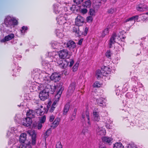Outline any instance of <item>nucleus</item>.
Returning a JSON list of instances; mask_svg holds the SVG:
<instances>
[{"label":"nucleus","mask_w":148,"mask_h":148,"mask_svg":"<svg viewBox=\"0 0 148 148\" xmlns=\"http://www.w3.org/2000/svg\"><path fill=\"white\" fill-rule=\"evenodd\" d=\"M63 90L64 88L62 87L61 88L59 89L55 96L54 102L53 104H52L51 101H49L48 103L47 107L50 112H53L54 110L56 107V105L59 101Z\"/></svg>","instance_id":"nucleus-1"},{"label":"nucleus","mask_w":148,"mask_h":148,"mask_svg":"<svg viewBox=\"0 0 148 148\" xmlns=\"http://www.w3.org/2000/svg\"><path fill=\"white\" fill-rule=\"evenodd\" d=\"M49 88H45L44 89L40 92L39 96L40 100L44 101L49 96Z\"/></svg>","instance_id":"nucleus-2"},{"label":"nucleus","mask_w":148,"mask_h":148,"mask_svg":"<svg viewBox=\"0 0 148 148\" xmlns=\"http://www.w3.org/2000/svg\"><path fill=\"white\" fill-rule=\"evenodd\" d=\"M4 22L7 25H16L17 24V21L16 20L13 18H12L10 16H8L7 18L5 19Z\"/></svg>","instance_id":"nucleus-3"},{"label":"nucleus","mask_w":148,"mask_h":148,"mask_svg":"<svg viewBox=\"0 0 148 148\" xmlns=\"http://www.w3.org/2000/svg\"><path fill=\"white\" fill-rule=\"evenodd\" d=\"M59 56L60 58L65 59L69 58L70 56L68 51L66 49H63L59 52Z\"/></svg>","instance_id":"nucleus-4"},{"label":"nucleus","mask_w":148,"mask_h":148,"mask_svg":"<svg viewBox=\"0 0 148 148\" xmlns=\"http://www.w3.org/2000/svg\"><path fill=\"white\" fill-rule=\"evenodd\" d=\"M84 18L80 15H78L75 19V25L78 26H82L84 23Z\"/></svg>","instance_id":"nucleus-5"},{"label":"nucleus","mask_w":148,"mask_h":148,"mask_svg":"<svg viewBox=\"0 0 148 148\" xmlns=\"http://www.w3.org/2000/svg\"><path fill=\"white\" fill-rule=\"evenodd\" d=\"M50 79L55 82L59 81L60 78V74L57 73H53L50 77Z\"/></svg>","instance_id":"nucleus-6"},{"label":"nucleus","mask_w":148,"mask_h":148,"mask_svg":"<svg viewBox=\"0 0 148 148\" xmlns=\"http://www.w3.org/2000/svg\"><path fill=\"white\" fill-rule=\"evenodd\" d=\"M46 55L47 57H49L52 59V61H53L54 62H56V60H58L57 59H55L56 58V57L58 56L57 53L56 51H53V52H48L46 53Z\"/></svg>","instance_id":"nucleus-7"},{"label":"nucleus","mask_w":148,"mask_h":148,"mask_svg":"<svg viewBox=\"0 0 148 148\" xmlns=\"http://www.w3.org/2000/svg\"><path fill=\"white\" fill-rule=\"evenodd\" d=\"M60 66L63 68H66L68 65V61L66 60H64V62L62 61L60 59L56 60V61Z\"/></svg>","instance_id":"nucleus-8"},{"label":"nucleus","mask_w":148,"mask_h":148,"mask_svg":"<svg viewBox=\"0 0 148 148\" xmlns=\"http://www.w3.org/2000/svg\"><path fill=\"white\" fill-rule=\"evenodd\" d=\"M32 123V120L29 117H27L25 119L22 123L23 125L28 127Z\"/></svg>","instance_id":"nucleus-9"},{"label":"nucleus","mask_w":148,"mask_h":148,"mask_svg":"<svg viewBox=\"0 0 148 148\" xmlns=\"http://www.w3.org/2000/svg\"><path fill=\"white\" fill-rule=\"evenodd\" d=\"M96 132L98 135L101 136L104 135L106 133L105 129L103 127H98L96 130Z\"/></svg>","instance_id":"nucleus-10"},{"label":"nucleus","mask_w":148,"mask_h":148,"mask_svg":"<svg viewBox=\"0 0 148 148\" xmlns=\"http://www.w3.org/2000/svg\"><path fill=\"white\" fill-rule=\"evenodd\" d=\"M119 36H118L116 34H114L111 38L110 44L111 45L112 44L117 42L119 40Z\"/></svg>","instance_id":"nucleus-11"},{"label":"nucleus","mask_w":148,"mask_h":148,"mask_svg":"<svg viewBox=\"0 0 148 148\" xmlns=\"http://www.w3.org/2000/svg\"><path fill=\"white\" fill-rule=\"evenodd\" d=\"M102 71L103 72V75L106 76L107 74L110 73L111 69L108 67H104L102 68Z\"/></svg>","instance_id":"nucleus-12"},{"label":"nucleus","mask_w":148,"mask_h":148,"mask_svg":"<svg viewBox=\"0 0 148 148\" xmlns=\"http://www.w3.org/2000/svg\"><path fill=\"white\" fill-rule=\"evenodd\" d=\"M100 119L99 113L96 111H93V120L95 121H99Z\"/></svg>","instance_id":"nucleus-13"},{"label":"nucleus","mask_w":148,"mask_h":148,"mask_svg":"<svg viewBox=\"0 0 148 148\" xmlns=\"http://www.w3.org/2000/svg\"><path fill=\"white\" fill-rule=\"evenodd\" d=\"M67 47L70 50H72L76 47L75 43L73 41H69L67 44Z\"/></svg>","instance_id":"nucleus-14"},{"label":"nucleus","mask_w":148,"mask_h":148,"mask_svg":"<svg viewBox=\"0 0 148 148\" xmlns=\"http://www.w3.org/2000/svg\"><path fill=\"white\" fill-rule=\"evenodd\" d=\"M92 3L90 0H87L84 2L82 5L83 7L86 8H90L91 5Z\"/></svg>","instance_id":"nucleus-15"},{"label":"nucleus","mask_w":148,"mask_h":148,"mask_svg":"<svg viewBox=\"0 0 148 148\" xmlns=\"http://www.w3.org/2000/svg\"><path fill=\"white\" fill-rule=\"evenodd\" d=\"M79 11L82 15H84L87 13L88 10L86 8L83 7V6L82 5L80 7Z\"/></svg>","instance_id":"nucleus-16"},{"label":"nucleus","mask_w":148,"mask_h":148,"mask_svg":"<svg viewBox=\"0 0 148 148\" xmlns=\"http://www.w3.org/2000/svg\"><path fill=\"white\" fill-rule=\"evenodd\" d=\"M96 10L94 8V5H93V8H90L88 12V14L90 16H94L96 15Z\"/></svg>","instance_id":"nucleus-17"},{"label":"nucleus","mask_w":148,"mask_h":148,"mask_svg":"<svg viewBox=\"0 0 148 148\" xmlns=\"http://www.w3.org/2000/svg\"><path fill=\"white\" fill-rule=\"evenodd\" d=\"M26 135L25 133H22L20 136L19 141L21 143H24L26 140Z\"/></svg>","instance_id":"nucleus-18"},{"label":"nucleus","mask_w":148,"mask_h":148,"mask_svg":"<svg viewBox=\"0 0 148 148\" xmlns=\"http://www.w3.org/2000/svg\"><path fill=\"white\" fill-rule=\"evenodd\" d=\"M14 37V34H11L5 37V39L1 40V42H4L6 41H8L12 39Z\"/></svg>","instance_id":"nucleus-19"},{"label":"nucleus","mask_w":148,"mask_h":148,"mask_svg":"<svg viewBox=\"0 0 148 148\" xmlns=\"http://www.w3.org/2000/svg\"><path fill=\"white\" fill-rule=\"evenodd\" d=\"M102 139L103 142L106 143H111L112 139L110 138L107 137H104L102 138Z\"/></svg>","instance_id":"nucleus-20"},{"label":"nucleus","mask_w":148,"mask_h":148,"mask_svg":"<svg viewBox=\"0 0 148 148\" xmlns=\"http://www.w3.org/2000/svg\"><path fill=\"white\" fill-rule=\"evenodd\" d=\"M66 18L63 16H62L58 19V22L60 25H62L66 23Z\"/></svg>","instance_id":"nucleus-21"},{"label":"nucleus","mask_w":148,"mask_h":148,"mask_svg":"<svg viewBox=\"0 0 148 148\" xmlns=\"http://www.w3.org/2000/svg\"><path fill=\"white\" fill-rule=\"evenodd\" d=\"M110 28V27L108 26L107 27L104 29L101 34V37L103 38L106 35H108L109 32V29Z\"/></svg>","instance_id":"nucleus-22"},{"label":"nucleus","mask_w":148,"mask_h":148,"mask_svg":"<svg viewBox=\"0 0 148 148\" xmlns=\"http://www.w3.org/2000/svg\"><path fill=\"white\" fill-rule=\"evenodd\" d=\"M138 16H136L126 19L124 21V22L126 23L129 21H133L134 22H135L136 20H137L138 19Z\"/></svg>","instance_id":"nucleus-23"},{"label":"nucleus","mask_w":148,"mask_h":148,"mask_svg":"<svg viewBox=\"0 0 148 148\" xmlns=\"http://www.w3.org/2000/svg\"><path fill=\"white\" fill-rule=\"evenodd\" d=\"M75 84L74 83L71 84L69 88L68 92L70 93H72L75 90Z\"/></svg>","instance_id":"nucleus-24"},{"label":"nucleus","mask_w":148,"mask_h":148,"mask_svg":"<svg viewBox=\"0 0 148 148\" xmlns=\"http://www.w3.org/2000/svg\"><path fill=\"white\" fill-rule=\"evenodd\" d=\"M96 76L97 78H100L103 76V72L102 71V69L101 70H99L97 71Z\"/></svg>","instance_id":"nucleus-25"},{"label":"nucleus","mask_w":148,"mask_h":148,"mask_svg":"<svg viewBox=\"0 0 148 148\" xmlns=\"http://www.w3.org/2000/svg\"><path fill=\"white\" fill-rule=\"evenodd\" d=\"M70 106V105L69 103L66 104L64 109L63 113L64 114H66L68 111Z\"/></svg>","instance_id":"nucleus-26"},{"label":"nucleus","mask_w":148,"mask_h":148,"mask_svg":"<svg viewBox=\"0 0 148 148\" xmlns=\"http://www.w3.org/2000/svg\"><path fill=\"white\" fill-rule=\"evenodd\" d=\"M44 108L42 106L41 107V108H38L36 110V112L37 114L40 115L42 114L44 112Z\"/></svg>","instance_id":"nucleus-27"},{"label":"nucleus","mask_w":148,"mask_h":148,"mask_svg":"<svg viewBox=\"0 0 148 148\" xmlns=\"http://www.w3.org/2000/svg\"><path fill=\"white\" fill-rule=\"evenodd\" d=\"M60 119L58 118L56 119L53 124V126L54 127H56L59 124Z\"/></svg>","instance_id":"nucleus-28"},{"label":"nucleus","mask_w":148,"mask_h":148,"mask_svg":"<svg viewBox=\"0 0 148 148\" xmlns=\"http://www.w3.org/2000/svg\"><path fill=\"white\" fill-rule=\"evenodd\" d=\"M113 148H124V146L120 143H117L114 144Z\"/></svg>","instance_id":"nucleus-29"},{"label":"nucleus","mask_w":148,"mask_h":148,"mask_svg":"<svg viewBox=\"0 0 148 148\" xmlns=\"http://www.w3.org/2000/svg\"><path fill=\"white\" fill-rule=\"evenodd\" d=\"M35 112L33 110H29V111L27 112V116H29L30 118L34 117L35 115Z\"/></svg>","instance_id":"nucleus-30"},{"label":"nucleus","mask_w":148,"mask_h":148,"mask_svg":"<svg viewBox=\"0 0 148 148\" xmlns=\"http://www.w3.org/2000/svg\"><path fill=\"white\" fill-rule=\"evenodd\" d=\"M46 119V116H44L39 118V122L43 124L45 122Z\"/></svg>","instance_id":"nucleus-31"},{"label":"nucleus","mask_w":148,"mask_h":148,"mask_svg":"<svg viewBox=\"0 0 148 148\" xmlns=\"http://www.w3.org/2000/svg\"><path fill=\"white\" fill-rule=\"evenodd\" d=\"M28 133L30 135L32 136V138H36V135L34 130H29Z\"/></svg>","instance_id":"nucleus-32"},{"label":"nucleus","mask_w":148,"mask_h":148,"mask_svg":"<svg viewBox=\"0 0 148 148\" xmlns=\"http://www.w3.org/2000/svg\"><path fill=\"white\" fill-rule=\"evenodd\" d=\"M145 6H146V5H144L142 7H138L137 8V10L140 11H144L146 10V9L144 8Z\"/></svg>","instance_id":"nucleus-33"},{"label":"nucleus","mask_w":148,"mask_h":148,"mask_svg":"<svg viewBox=\"0 0 148 148\" xmlns=\"http://www.w3.org/2000/svg\"><path fill=\"white\" fill-rule=\"evenodd\" d=\"M102 85L101 84L99 83V82H96L93 85V86L94 87H99Z\"/></svg>","instance_id":"nucleus-34"},{"label":"nucleus","mask_w":148,"mask_h":148,"mask_svg":"<svg viewBox=\"0 0 148 148\" xmlns=\"http://www.w3.org/2000/svg\"><path fill=\"white\" fill-rule=\"evenodd\" d=\"M92 16H90L87 17L86 19V22L89 23H92L93 19Z\"/></svg>","instance_id":"nucleus-35"},{"label":"nucleus","mask_w":148,"mask_h":148,"mask_svg":"<svg viewBox=\"0 0 148 148\" xmlns=\"http://www.w3.org/2000/svg\"><path fill=\"white\" fill-rule=\"evenodd\" d=\"M116 11V9L115 8H111L109 9L107 12L109 13L112 14Z\"/></svg>","instance_id":"nucleus-36"},{"label":"nucleus","mask_w":148,"mask_h":148,"mask_svg":"<svg viewBox=\"0 0 148 148\" xmlns=\"http://www.w3.org/2000/svg\"><path fill=\"white\" fill-rule=\"evenodd\" d=\"M79 65V63L77 62L73 67V71H76Z\"/></svg>","instance_id":"nucleus-37"},{"label":"nucleus","mask_w":148,"mask_h":148,"mask_svg":"<svg viewBox=\"0 0 148 148\" xmlns=\"http://www.w3.org/2000/svg\"><path fill=\"white\" fill-rule=\"evenodd\" d=\"M42 123L39 122L36 124V127L38 130L41 129L42 127Z\"/></svg>","instance_id":"nucleus-38"},{"label":"nucleus","mask_w":148,"mask_h":148,"mask_svg":"<svg viewBox=\"0 0 148 148\" xmlns=\"http://www.w3.org/2000/svg\"><path fill=\"white\" fill-rule=\"evenodd\" d=\"M88 29V28L87 27H86L84 29V31L82 33V34L84 36L86 35L87 34Z\"/></svg>","instance_id":"nucleus-39"},{"label":"nucleus","mask_w":148,"mask_h":148,"mask_svg":"<svg viewBox=\"0 0 148 148\" xmlns=\"http://www.w3.org/2000/svg\"><path fill=\"white\" fill-rule=\"evenodd\" d=\"M127 148H136V147L134 144L133 143L128 145Z\"/></svg>","instance_id":"nucleus-40"},{"label":"nucleus","mask_w":148,"mask_h":148,"mask_svg":"<svg viewBox=\"0 0 148 148\" xmlns=\"http://www.w3.org/2000/svg\"><path fill=\"white\" fill-rule=\"evenodd\" d=\"M111 54L110 51H108L106 53V56L107 57L110 58L111 57Z\"/></svg>","instance_id":"nucleus-41"},{"label":"nucleus","mask_w":148,"mask_h":148,"mask_svg":"<svg viewBox=\"0 0 148 148\" xmlns=\"http://www.w3.org/2000/svg\"><path fill=\"white\" fill-rule=\"evenodd\" d=\"M82 117L83 118H86L88 120V124H90V119H89V116L88 114H86V116H85V117L83 115H82Z\"/></svg>","instance_id":"nucleus-42"},{"label":"nucleus","mask_w":148,"mask_h":148,"mask_svg":"<svg viewBox=\"0 0 148 148\" xmlns=\"http://www.w3.org/2000/svg\"><path fill=\"white\" fill-rule=\"evenodd\" d=\"M56 148H62L61 143L60 142H58L56 144Z\"/></svg>","instance_id":"nucleus-43"},{"label":"nucleus","mask_w":148,"mask_h":148,"mask_svg":"<svg viewBox=\"0 0 148 148\" xmlns=\"http://www.w3.org/2000/svg\"><path fill=\"white\" fill-rule=\"evenodd\" d=\"M74 61L73 60H70L68 62V65H69L70 67H71L74 63Z\"/></svg>","instance_id":"nucleus-44"},{"label":"nucleus","mask_w":148,"mask_h":148,"mask_svg":"<svg viewBox=\"0 0 148 148\" xmlns=\"http://www.w3.org/2000/svg\"><path fill=\"white\" fill-rule=\"evenodd\" d=\"M83 0H73L74 3H76L77 4H79L81 3Z\"/></svg>","instance_id":"nucleus-45"},{"label":"nucleus","mask_w":148,"mask_h":148,"mask_svg":"<svg viewBox=\"0 0 148 148\" xmlns=\"http://www.w3.org/2000/svg\"><path fill=\"white\" fill-rule=\"evenodd\" d=\"M77 6L75 5H72L71 7H70V9L72 11H74L75 10Z\"/></svg>","instance_id":"nucleus-46"},{"label":"nucleus","mask_w":148,"mask_h":148,"mask_svg":"<svg viewBox=\"0 0 148 148\" xmlns=\"http://www.w3.org/2000/svg\"><path fill=\"white\" fill-rule=\"evenodd\" d=\"M36 138H32V144L33 145H35L36 143Z\"/></svg>","instance_id":"nucleus-47"},{"label":"nucleus","mask_w":148,"mask_h":148,"mask_svg":"<svg viewBox=\"0 0 148 148\" xmlns=\"http://www.w3.org/2000/svg\"><path fill=\"white\" fill-rule=\"evenodd\" d=\"M106 127L108 129H110L112 128V124L109 125L108 123H107L106 125Z\"/></svg>","instance_id":"nucleus-48"},{"label":"nucleus","mask_w":148,"mask_h":148,"mask_svg":"<svg viewBox=\"0 0 148 148\" xmlns=\"http://www.w3.org/2000/svg\"><path fill=\"white\" fill-rule=\"evenodd\" d=\"M27 27H23L22 28V30L21 32L22 33H24L25 32V31L27 30Z\"/></svg>","instance_id":"nucleus-49"},{"label":"nucleus","mask_w":148,"mask_h":148,"mask_svg":"<svg viewBox=\"0 0 148 148\" xmlns=\"http://www.w3.org/2000/svg\"><path fill=\"white\" fill-rule=\"evenodd\" d=\"M57 35L59 37L61 38L63 36L62 34L60 32H57L56 33Z\"/></svg>","instance_id":"nucleus-50"},{"label":"nucleus","mask_w":148,"mask_h":148,"mask_svg":"<svg viewBox=\"0 0 148 148\" xmlns=\"http://www.w3.org/2000/svg\"><path fill=\"white\" fill-rule=\"evenodd\" d=\"M103 101V100L102 98L98 100L97 101L98 103L99 104H103L104 103Z\"/></svg>","instance_id":"nucleus-51"},{"label":"nucleus","mask_w":148,"mask_h":148,"mask_svg":"<svg viewBox=\"0 0 148 148\" xmlns=\"http://www.w3.org/2000/svg\"><path fill=\"white\" fill-rule=\"evenodd\" d=\"M55 118V117L53 115L51 116L49 118V121L50 122L53 121Z\"/></svg>","instance_id":"nucleus-52"},{"label":"nucleus","mask_w":148,"mask_h":148,"mask_svg":"<svg viewBox=\"0 0 148 148\" xmlns=\"http://www.w3.org/2000/svg\"><path fill=\"white\" fill-rule=\"evenodd\" d=\"M74 32H75V35L77 36H80V34L79 33V30H76V31H74Z\"/></svg>","instance_id":"nucleus-53"},{"label":"nucleus","mask_w":148,"mask_h":148,"mask_svg":"<svg viewBox=\"0 0 148 148\" xmlns=\"http://www.w3.org/2000/svg\"><path fill=\"white\" fill-rule=\"evenodd\" d=\"M49 77L48 75H47V77H46L45 78H44V80L45 81H47V82L48 81V80H49Z\"/></svg>","instance_id":"nucleus-54"},{"label":"nucleus","mask_w":148,"mask_h":148,"mask_svg":"<svg viewBox=\"0 0 148 148\" xmlns=\"http://www.w3.org/2000/svg\"><path fill=\"white\" fill-rule=\"evenodd\" d=\"M13 148H27L26 147L23 145H20L19 148H16L15 147H14Z\"/></svg>","instance_id":"nucleus-55"},{"label":"nucleus","mask_w":148,"mask_h":148,"mask_svg":"<svg viewBox=\"0 0 148 148\" xmlns=\"http://www.w3.org/2000/svg\"><path fill=\"white\" fill-rule=\"evenodd\" d=\"M118 0H111V2L113 3H114L116 2Z\"/></svg>","instance_id":"nucleus-56"},{"label":"nucleus","mask_w":148,"mask_h":148,"mask_svg":"<svg viewBox=\"0 0 148 148\" xmlns=\"http://www.w3.org/2000/svg\"><path fill=\"white\" fill-rule=\"evenodd\" d=\"M83 39H80L78 42V44L79 45H81L82 44V43L83 41Z\"/></svg>","instance_id":"nucleus-57"},{"label":"nucleus","mask_w":148,"mask_h":148,"mask_svg":"<svg viewBox=\"0 0 148 148\" xmlns=\"http://www.w3.org/2000/svg\"><path fill=\"white\" fill-rule=\"evenodd\" d=\"M144 8L146 9V10H148V6L146 5V6H145Z\"/></svg>","instance_id":"nucleus-58"},{"label":"nucleus","mask_w":148,"mask_h":148,"mask_svg":"<svg viewBox=\"0 0 148 148\" xmlns=\"http://www.w3.org/2000/svg\"><path fill=\"white\" fill-rule=\"evenodd\" d=\"M50 130H48L46 132V134H47V133L48 132H50Z\"/></svg>","instance_id":"nucleus-59"},{"label":"nucleus","mask_w":148,"mask_h":148,"mask_svg":"<svg viewBox=\"0 0 148 148\" xmlns=\"http://www.w3.org/2000/svg\"><path fill=\"white\" fill-rule=\"evenodd\" d=\"M53 90L52 91V92L54 91V90L55 89V87L53 86Z\"/></svg>","instance_id":"nucleus-60"},{"label":"nucleus","mask_w":148,"mask_h":148,"mask_svg":"<svg viewBox=\"0 0 148 148\" xmlns=\"http://www.w3.org/2000/svg\"><path fill=\"white\" fill-rule=\"evenodd\" d=\"M99 148H105L103 147H102L101 146H100L99 147Z\"/></svg>","instance_id":"nucleus-61"},{"label":"nucleus","mask_w":148,"mask_h":148,"mask_svg":"<svg viewBox=\"0 0 148 148\" xmlns=\"http://www.w3.org/2000/svg\"><path fill=\"white\" fill-rule=\"evenodd\" d=\"M146 14L147 15H148V12L146 13Z\"/></svg>","instance_id":"nucleus-62"},{"label":"nucleus","mask_w":148,"mask_h":148,"mask_svg":"<svg viewBox=\"0 0 148 148\" xmlns=\"http://www.w3.org/2000/svg\"><path fill=\"white\" fill-rule=\"evenodd\" d=\"M112 123V121H111V122L110 123L111 124V123Z\"/></svg>","instance_id":"nucleus-63"},{"label":"nucleus","mask_w":148,"mask_h":148,"mask_svg":"<svg viewBox=\"0 0 148 148\" xmlns=\"http://www.w3.org/2000/svg\"><path fill=\"white\" fill-rule=\"evenodd\" d=\"M46 81L45 82H46L47 81Z\"/></svg>","instance_id":"nucleus-64"}]
</instances>
